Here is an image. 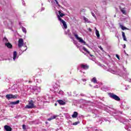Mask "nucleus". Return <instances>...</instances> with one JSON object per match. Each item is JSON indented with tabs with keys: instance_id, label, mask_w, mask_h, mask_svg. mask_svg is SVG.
Instances as JSON below:
<instances>
[{
	"instance_id": "nucleus-13",
	"label": "nucleus",
	"mask_w": 131,
	"mask_h": 131,
	"mask_svg": "<svg viewBox=\"0 0 131 131\" xmlns=\"http://www.w3.org/2000/svg\"><path fill=\"white\" fill-rule=\"evenodd\" d=\"M122 35L123 38V40L125 41H127V40L126 39V36H125V33L124 32H122Z\"/></svg>"
},
{
	"instance_id": "nucleus-34",
	"label": "nucleus",
	"mask_w": 131,
	"mask_h": 131,
	"mask_svg": "<svg viewBox=\"0 0 131 131\" xmlns=\"http://www.w3.org/2000/svg\"><path fill=\"white\" fill-rule=\"evenodd\" d=\"M82 81H86V79H82Z\"/></svg>"
},
{
	"instance_id": "nucleus-17",
	"label": "nucleus",
	"mask_w": 131,
	"mask_h": 131,
	"mask_svg": "<svg viewBox=\"0 0 131 131\" xmlns=\"http://www.w3.org/2000/svg\"><path fill=\"white\" fill-rule=\"evenodd\" d=\"M19 103H20V101L19 100H17L16 101L14 102H11L10 103L11 105H16L17 104H19Z\"/></svg>"
},
{
	"instance_id": "nucleus-32",
	"label": "nucleus",
	"mask_w": 131,
	"mask_h": 131,
	"mask_svg": "<svg viewBox=\"0 0 131 131\" xmlns=\"http://www.w3.org/2000/svg\"><path fill=\"white\" fill-rule=\"evenodd\" d=\"M89 31H90V32H92V29H91L90 28H89Z\"/></svg>"
},
{
	"instance_id": "nucleus-16",
	"label": "nucleus",
	"mask_w": 131,
	"mask_h": 131,
	"mask_svg": "<svg viewBox=\"0 0 131 131\" xmlns=\"http://www.w3.org/2000/svg\"><path fill=\"white\" fill-rule=\"evenodd\" d=\"M120 27L122 30H128V28L122 26L121 24H120Z\"/></svg>"
},
{
	"instance_id": "nucleus-26",
	"label": "nucleus",
	"mask_w": 131,
	"mask_h": 131,
	"mask_svg": "<svg viewBox=\"0 0 131 131\" xmlns=\"http://www.w3.org/2000/svg\"><path fill=\"white\" fill-rule=\"evenodd\" d=\"M98 48L102 51V52H104V50L103 49V48H102V46H98Z\"/></svg>"
},
{
	"instance_id": "nucleus-3",
	"label": "nucleus",
	"mask_w": 131,
	"mask_h": 131,
	"mask_svg": "<svg viewBox=\"0 0 131 131\" xmlns=\"http://www.w3.org/2000/svg\"><path fill=\"white\" fill-rule=\"evenodd\" d=\"M108 95L110 98L115 100V101H120V98H119L117 95L111 93H109Z\"/></svg>"
},
{
	"instance_id": "nucleus-22",
	"label": "nucleus",
	"mask_w": 131,
	"mask_h": 131,
	"mask_svg": "<svg viewBox=\"0 0 131 131\" xmlns=\"http://www.w3.org/2000/svg\"><path fill=\"white\" fill-rule=\"evenodd\" d=\"M79 123H80V122L77 121V122H75L73 123V125H77V124H79Z\"/></svg>"
},
{
	"instance_id": "nucleus-19",
	"label": "nucleus",
	"mask_w": 131,
	"mask_h": 131,
	"mask_svg": "<svg viewBox=\"0 0 131 131\" xmlns=\"http://www.w3.org/2000/svg\"><path fill=\"white\" fill-rule=\"evenodd\" d=\"M91 81L92 82H94V83H97V78H96V77L93 78Z\"/></svg>"
},
{
	"instance_id": "nucleus-2",
	"label": "nucleus",
	"mask_w": 131,
	"mask_h": 131,
	"mask_svg": "<svg viewBox=\"0 0 131 131\" xmlns=\"http://www.w3.org/2000/svg\"><path fill=\"white\" fill-rule=\"evenodd\" d=\"M73 35H74L75 38H76V39H77V40H78L79 42H80L81 43H83L84 45H85L86 43L85 41L83 40L82 38L78 37V35H77V34L76 33V31L73 32Z\"/></svg>"
},
{
	"instance_id": "nucleus-6",
	"label": "nucleus",
	"mask_w": 131,
	"mask_h": 131,
	"mask_svg": "<svg viewBox=\"0 0 131 131\" xmlns=\"http://www.w3.org/2000/svg\"><path fill=\"white\" fill-rule=\"evenodd\" d=\"M23 45H24L23 38H19L18 39V48H21V47L23 46Z\"/></svg>"
},
{
	"instance_id": "nucleus-5",
	"label": "nucleus",
	"mask_w": 131,
	"mask_h": 131,
	"mask_svg": "<svg viewBox=\"0 0 131 131\" xmlns=\"http://www.w3.org/2000/svg\"><path fill=\"white\" fill-rule=\"evenodd\" d=\"M59 21H60V22L62 24L64 29H67V24H66V21L60 17H59Z\"/></svg>"
},
{
	"instance_id": "nucleus-24",
	"label": "nucleus",
	"mask_w": 131,
	"mask_h": 131,
	"mask_svg": "<svg viewBox=\"0 0 131 131\" xmlns=\"http://www.w3.org/2000/svg\"><path fill=\"white\" fill-rule=\"evenodd\" d=\"M3 40L5 42H9V40L7 39V37H4Z\"/></svg>"
},
{
	"instance_id": "nucleus-1",
	"label": "nucleus",
	"mask_w": 131,
	"mask_h": 131,
	"mask_svg": "<svg viewBox=\"0 0 131 131\" xmlns=\"http://www.w3.org/2000/svg\"><path fill=\"white\" fill-rule=\"evenodd\" d=\"M28 105H27L25 108L26 109H33V108H36V106L34 105V102H33V100H31L30 101H29Z\"/></svg>"
},
{
	"instance_id": "nucleus-15",
	"label": "nucleus",
	"mask_w": 131,
	"mask_h": 131,
	"mask_svg": "<svg viewBox=\"0 0 131 131\" xmlns=\"http://www.w3.org/2000/svg\"><path fill=\"white\" fill-rule=\"evenodd\" d=\"M78 115V113L76 112H74L73 114L72 115V117L73 118H76Z\"/></svg>"
},
{
	"instance_id": "nucleus-21",
	"label": "nucleus",
	"mask_w": 131,
	"mask_h": 131,
	"mask_svg": "<svg viewBox=\"0 0 131 131\" xmlns=\"http://www.w3.org/2000/svg\"><path fill=\"white\" fill-rule=\"evenodd\" d=\"M56 117H57V116H53L51 117V118H49L48 120L50 121V120H52L53 119H55V118H56Z\"/></svg>"
},
{
	"instance_id": "nucleus-23",
	"label": "nucleus",
	"mask_w": 131,
	"mask_h": 131,
	"mask_svg": "<svg viewBox=\"0 0 131 131\" xmlns=\"http://www.w3.org/2000/svg\"><path fill=\"white\" fill-rule=\"evenodd\" d=\"M22 30L23 32H24V33H26V32H27V31H26V29L23 27H22Z\"/></svg>"
},
{
	"instance_id": "nucleus-18",
	"label": "nucleus",
	"mask_w": 131,
	"mask_h": 131,
	"mask_svg": "<svg viewBox=\"0 0 131 131\" xmlns=\"http://www.w3.org/2000/svg\"><path fill=\"white\" fill-rule=\"evenodd\" d=\"M17 57V52L14 51L13 52V60H16V57Z\"/></svg>"
},
{
	"instance_id": "nucleus-20",
	"label": "nucleus",
	"mask_w": 131,
	"mask_h": 131,
	"mask_svg": "<svg viewBox=\"0 0 131 131\" xmlns=\"http://www.w3.org/2000/svg\"><path fill=\"white\" fill-rule=\"evenodd\" d=\"M96 34L97 38H99V37H100V33H99V31H98V30H96Z\"/></svg>"
},
{
	"instance_id": "nucleus-33",
	"label": "nucleus",
	"mask_w": 131,
	"mask_h": 131,
	"mask_svg": "<svg viewBox=\"0 0 131 131\" xmlns=\"http://www.w3.org/2000/svg\"><path fill=\"white\" fill-rule=\"evenodd\" d=\"M125 47H126V45H125V44H124L123 46V49H125Z\"/></svg>"
},
{
	"instance_id": "nucleus-30",
	"label": "nucleus",
	"mask_w": 131,
	"mask_h": 131,
	"mask_svg": "<svg viewBox=\"0 0 131 131\" xmlns=\"http://www.w3.org/2000/svg\"><path fill=\"white\" fill-rule=\"evenodd\" d=\"M92 15L93 17H94V18H96V15H95L94 13L92 12Z\"/></svg>"
},
{
	"instance_id": "nucleus-11",
	"label": "nucleus",
	"mask_w": 131,
	"mask_h": 131,
	"mask_svg": "<svg viewBox=\"0 0 131 131\" xmlns=\"http://www.w3.org/2000/svg\"><path fill=\"white\" fill-rule=\"evenodd\" d=\"M81 68L82 69H84L85 70H86V69H89V67L88 65H84L83 64H81Z\"/></svg>"
},
{
	"instance_id": "nucleus-25",
	"label": "nucleus",
	"mask_w": 131,
	"mask_h": 131,
	"mask_svg": "<svg viewBox=\"0 0 131 131\" xmlns=\"http://www.w3.org/2000/svg\"><path fill=\"white\" fill-rule=\"evenodd\" d=\"M84 20L85 22H88L89 21V19H88V18L84 17H83Z\"/></svg>"
},
{
	"instance_id": "nucleus-12",
	"label": "nucleus",
	"mask_w": 131,
	"mask_h": 131,
	"mask_svg": "<svg viewBox=\"0 0 131 131\" xmlns=\"http://www.w3.org/2000/svg\"><path fill=\"white\" fill-rule=\"evenodd\" d=\"M57 102L61 105H65V104H66V102H64L62 100H57Z\"/></svg>"
},
{
	"instance_id": "nucleus-9",
	"label": "nucleus",
	"mask_w": 131,
	"mask_h": 131,
	"mask_svg": "<svg viewBox=\"0 0 131 131\" xmlns=\"http://www.w3.org/2000/svg\"><path fill=\"white\" fill-rule=\"evenodd\" d=\"M82 50H83V51H84L85 52H87L88 54H89L90 55V57H94V55L91 54V52H90V51H88V49H86V48H85V47H83L82 48Z\"/></svg>"
},
{
	"instance_id": "nucleus-7",
	"label": "nucleus",
	"mask_w": 131,
	"mask_h": 131,
	"mask_svg": "<svg viewBox=\"0 0 131 131\" xmlns=\"http://www.w3.org/2000/svg\"><path fill=\"white\" fill-rule=\"evenodd\" d=\"M4 128L6 131H12V127L7 125L4 126Z\"/></svg>"
},
{
	"instance_id": "nucleus-29",
	"label": "nucleus",
	"mask_w": 131,
	"mask_h": 131,
	"mask_svg": "<svg viewBox=\"0 0 131 131\" xmlns=\"http://www.w3.org/2000/svg\"><path fill=\"white\" fill-rule=\"evenodd\" d=\"M54 1H55V3H56V5H57L58 6H60L59 5V2H58V1H57V0H54Z\"/></svg>"
},
{
	"instance_id": "nucleus-37",
	"label": "nucleus",
	"mask_w": 131,
	"mask_h": 131,
	"mask_svg": "<svg viewBox=\"0 0 131 131\" xmlns=\"http://www.w3.org/2000/svg\"><path fill=\"white\" fill-rule=\"evenodd\" d=\"M26 50H27V49H26L25 51H26Z\"/></svg>"
},
{
	"instance_id": "nucleus-14",
	"label": "nucleus",
	"mask_w": 131,
	"mask_h": 131,
	"mask_svg": "<svg viewBox=\"0 0 131 131\" xmlns=\"http://www.w3.org/2000/svg\"><path fill=\"white\" fill-rule=\"evenodd\" d=\"M122 35L123 38V40L125 41H127V40L126 39V36H125V33L124 32H122Z\"/></svg>"
},
{
	"instance_id": "nucleus-10",
	"label": "nucleus",
	"mask_w": 131,
	"mask_h": 131,
	"mask_svg": "<svg viewBox=\"0 0 131 131\" xmlns=\"http://www.w3.org/2000/svg\"><path fill=\"white\" fill-rule=\"evenodd\" d=\"M5 46H6V47H7V48H8V49H12V48H13V46L10 42H6Z\"/></svg>"
},
{
	"instance_id": "nucleus-28",
	"label": "nucleus",
	"mask_w": 131,
	"mask_h": 131,
	"mask_svg": "<svg viewBox=\"0 0 131 131\" xmlns=\"http://www.w3.org/2000/svg\"><path fill=\"white\" fill-rule=\"evenodd\" d=\"M116 56L118 60H120V58L119 57V55H118V54H116Z\"/></svg>"
},
{
	"instance_id": "nucleus-27",
	"label": "nucleus",
	"mask_w": 131,
	"mask_h": 131,
	"mask_svg": "<svg viewBox=\"0 0 131 131\" xmlns=\"http://www.w3.org/2000/svg\"><path fill=\"white\" fill-rule=\"evenodd\" d=\"M23 129L24 130H26V125H24V124L23 125Z\"/></svg>"
},
{
	"instance_id": "nucleus-36",
	"label": "nucleus",
	"mask_w": 131,
	"mask_h": 131,
	"mask_svg": "<svg viewBox=\"0 0 131 131\" xmlns=\"http://www.w3.org/2000/svg\"><path fill=\"white\" fill-rule=\"evenodd\" d=\"M55 106H57V103H55Z\"/></svg>"
},
{
	"instance_id": "nucleus-8",
	"label": "nucleus",
	"mask_w": 131,
	"mask_h": 131,
	"mask_svg": "<svg viewBox=\"0 0 131 131\" xmlns=\"http://www.w3.org/2000/svg\"><path fill=\"white\" fill-rule=\"evenodd\" d=\"M58 14L59 15H57V18H58V20H59V18H62L63 17V16H65V14L61 13V11H58Z\"/></svg>"
},
{
	"instance_id": "nucleus-31",
	"label": "nucleus",
	"mask_w": 131,
	"mask_h": 131,
	"mask_svg": "<svg viewBox=\"0 0 131 131\" xmlns=\"http://www.w3.org/2000/svg\"><path fill=\"white\" fill-rule=\"evenodd\" d=\"M121 12H122V13H123V14H125V10H121Z\"/></svg>"
},
{
	"instance_id": "nucleus-35",
	"label": "nucleus",
	"mask_w": 131,
	"mask_h": 131,
	"mask_svg": "<svg viewBox=\"0 0 131 131\" xmlns=\"http://www.w3.org/2000/svg\"><path fill=\"white\" fill-rule=\"evenodd\" d=\"M29 83H31L32 82V81L30 80V81H29Z\"/></svg>"
},
{
	"instance_id": "nucleus-4",
	"label": "nucleus",
	"mask_w": 131,
	"mask_h": 131,
	"mask_svg": "<svg viewBox=\"0 0 131 131\" xmlns=\"http://www.w3.org/2000/svg\"><path fill=\"white\" fill-rule=\"evenodd\" d=\"M17 95H14L13 94H7L6 95V98L7 100H11V99H16L17 98Z\"/></svg>"
}]
</instances>
